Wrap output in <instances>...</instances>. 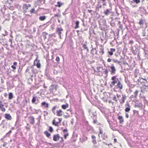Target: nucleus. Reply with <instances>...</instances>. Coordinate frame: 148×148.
<instances>
[{
    "label": "nucleus",
    "instance_id": "obj_9",
    "mask_svg": "<svg viewBox=\"0 0 148 148\" xmlns=\"http://www.w3.org/2000/svg\"><path fill=\"white\" fill-rule=\"evenodd\" d=\"M63 114V111L61 110H57L56 112V115L58 116H61Z\"/></svg>",
    "mask_w": 148,
    "mask_h": 148
},
{
    "label": "nucleus",
    "instance_id": "obj_8",
    "mask_svg": "<svg viewBox=\"0 0 148 148\" xmlns=\"http://www.w3.org/2000/svg\"><path fill=\"white\" fill-rule=\"evenodd\" d=\"M29 121L31 124L33 125L35 123V119L34 117L32 116H30L29 117Z\"/></svg>",
    "mask_w": 148,
    "mask_h": 148
},
{
    "label": "nucleus",
    "instance_id": "obj_62",
    "mask_svg": "<svg viewBox=\"0 0 148 148\" xmlns=\"http://www.w3.org/2000/svg\"><path fill=\"white\" fill-rule=\"evenodd\" d=\"M28 70H29V69H26V71H28Z\"/></svg>",
    "mask_w": 148,
    "mask_h": 148
},
{
    "label": "nucleus",
    "instance_id": "obj_23",
    "mask_svg": "<svg viewBox=\"0 0 148 148\" xmlns=\"http://www.w3.org/2000/svg\"><path fill=\"white\" fill-rule=\"evenodd\" d=\"M46 17L45 16H41L39 18V20L41 21H43L46 19Z\"/></svg>",
    "mask_w": 148,
    "mask_h": 148
},
{
    "label": "nucleus",
    "instance_id": "obj_29",
    "mask_svg": "<svg viewBox=\"0 0 148 148\" xmlns=\"http://www.w3.org/2000/svg\"><path fill=\"white\" fill-rule=\"evenodd\" d=\"M48 131L51 133H52L53 131V130L51 126H49L48 129Z\"/></svg>",
    "mask_w": 148,
    "mask_h": 148
},
{
    "label": "nucleus",
    "instance_id": "obj_31",
    "mask_svg": "<svg viewBox=\"0 0 148 148\" xmlns=\"http://www.w3.org/2000/svg\"><path fill=\"white\" fill-rule=\"evenodd\" d=\"M112 61L113 62L115 63H119V62L117 60L114 59H112Z\"/></svg>",
    "mask_w": 148,
    "mask_h": 148
},
{
    "label": "nucleus",
    "instance_id": "obj_14",
    "mask_svg": "<svg viewBox=\"0 0 148 148\" xmlns=\"http://www.w3.org/2000/svg\"><path fill=\"white\" fill-rule=\"evenodd\" d=\"M63 31V29L61 28H58L57 29L56 33H58L60 36H61L62 34V32Z\"/></svg>",
    "mask_w": 148,
    "mask_h": 148
},
{
    "label": "nucleus",
    "instance_id": "obj_41",
    "mask_svg": "<svg viewBox=\"0 0 148 148\" xmlns=\"http://www.w3.org/2000/svg\"><path fill=\"white\" fill-rule=\"evenodd\" d=\"M125 106L128 107L130 108V105L128 103V102H126V103L125 104Z\"/></svg>",
    "mask_w": 148,
    "mask_h": 148
},
{
    "label": "nucleus",
    "instance_id": "obj_51",
    "mask_svg": "<svg viewBox=\"0 0 148 148\" xmlns=\"http://www.w3.org/2000/svg\"><path fill=\"white\" fill-rule=\"evenodd\" d=\"M105 72L106 74H107L108 73V71L107 70H106L105 71Z\"/></svg>",
    "mask_w": 148,
    "mask_h": 148
},
{
    "label": "nucleus",
    "instance_id": "obj_50",
    "mask_svg": "<svg viewBox=\"0 0 148 148\" xmlns=\"http://www.w3.org/2000/svg\"><path fill=\"white\" fill-rule=\"evenodd\" d=\"M97 123V121L96 120H94V121H93V123H94V124H96Z\"/></svg>",
    "mask_w": 148,
    "mask_h": 148
},
{
    "label": "nucleus",
    "instance_id": "obj_44",
    "mask_svg": "<svg viewBox=\"0 0 148 148\" xmlns=\"http://www.w3.org/2000/svg\"><path fill=\"white\" fill-rule=\"evenodd\" d=\"M113 100L114 101H117V100L116 98V97L115 96L113 98Z\"/></svg>",
    "mask_w": 148,
    "mask_h": 148
},
{
    "label": "nucleus",
    "instance_id": "obj_42",
    "mask_svg": "<svg viewBox=\"0 0 148 148\" xmlns=\"http://www.w3.org/2000/svg\"><path fill=\"white\" fill-rule=\"evenodd\" d=\"M92 142L94 144H96L97 143V142L96 139L93 140H92Z\"/></svg>",
    "mask_w": 148,
    "mask_h": 148
},
{
    "label": "nucleus",
    "instance_id": "obj_59",
    "mask_svg": "<svg viewBox=\"0 0 148 148\" xmlns=\"http://www.w3.org/2000/svg\"><path fill=\"white\" fill-rule=\"evenodd\" d=\"M103 131L102 130H100V133L101 134H103Z\"/></svg>",
    "mask_w": 148,
    "mask_h": 148
},
{
    "label": "nucleus",
    "instance_id": "obj_19",
    "mask_svg": "<svg viewBox=\"0 0 148 148\" xmlns=\"http://www.w3.org/2000/svg\"><path fill=\"white\" fill-rule=\"evenodd\" d=\"M122 98L121 99V101L120 102L121 104H123L125 103V100L126 97V96L124 95H122Z\"/></svg>",
    "mask_w": 148,
    "mask_h": 148
},
{
    "label": "nucleus",
    "instance_id": "obj_12",
    "mask_svg": "<svg viewBox=\"0 0 148 148\" xmlns=\"http://www.w3.org/2000/svg\"><path fill=\"white\" fill-rule=\"evenodd\" d=\"M118 119L119 121V123L121 124H123L124 122V119L122 116L121 115L118 116Z\"/></svg>",
    "mask_w": 148,
    "mask_h": 148
},
{
    "label": "nucleus",
    "instance_id": "obj_60",
    "mask_svg": "<svg viewBox=\"0 0 148 148\" xmlns=\"http://www.w3.org/2000/svg\"><path fill=\"white\" fill-rule=\"evenodd\" d=\"M101 0L103 2H105V1H106V0Z\"/></svg>",
    "mask_w": 148,
    "mask_h": 148
},
{
    "label": "nucleus",
    "instance_id": "obj_21",
    "mask_svg": "<svg viewBox=\"0 0 148 148\" xmlns=\"http://www.w3.org/2000/svg\"><path fill=\"white\" fill-rule=\"evenodd\" d=\"M62 107L63 109H66V108L69 107V105L68 103H66L65 105H62Z\"/></svg>",
    "mask_w": 148,
    "mask_h": 148
},
{
    "label": "nucleus",
    "instance_id": "obj_47",
    "mask_svg": "<svg viewBox=\"0 0 148 148\" xmlns=\"http://www.w3.org/2000/svg\"><path fill=\"white\" fill-rule=\"evenodd\" d=\"M63 132L64 133L65 132H67L68 131L67 129H64L63 130Z\"/></svg>",
    "mask_w": 148,
    "mask_h": 148
},
{
    "label": "nucleus",
    "instance_id": "obj_3",
    "mask_svg": "<svg viewBox=\"0 0 148 148\" xmlns=\"http://www.w3.org/2000/svg\"><path fill=\"white\" fill-rule=\"evenodd\" d=\"M34 66H36L38 68H40L41 64L40 63V60L38 59L37 58L34 60Z\"/></svg>",
    "mask_w": 148,
    "mask_h": 148
},
{
    "label": "nucleus",
    "instance_id": "obj_52",
    "mask_svg": "<svg viewBox=\"0 0 148 148\" xmlns=\"http://www.w3.org/2000/svg\"><path fill=\"white\" fill-rule=\"evenodd\" d=\"M103 6H105L106 5V3H105V2H103Z\"/></svg>",
    "mask_w": 148,
    "mask_h": 148
},
{
    "label": "nucleus",
    "instance_id": "obj_34",
    "mask_svg": "<svg viewBox=\"0 0 148 148\" xmlns=\"http://www.w3.org/2000/svg\"><path fill=\"white\" fill-rule=\"evenodd\" d=\"M130 110V108L129 107L126 108L125 109V111L126 112H129Z\"/></svg>",
    "mask_w": 148,
    "mask_h": 148
},
{
    "label": "nucleus",
    "instance_id": "obj_56",
    "mask_svg": "<svg viewBox=\"0 0 148 148\" xmlns=\"http://www.w3.org/2000/svg\"><path fill=\"white\" fill-rule=\"evenodd\" d=\"M4 96L5 97H6L7 96V93H4Z\"/></svg>",
    "mask_w": 148,
    "mask_h": 148
},
{
    "label": "nucleus",
    "instance_id": "obj_39",
    "mask_svg": "<svg viewBox=\"0 0 148 148\" xmlns=\"http://www.w3.org/2000/svg\"><path fill=\"white\" fill-rule=\"evenodd\" d=\"M69 135V134L68 133H67L66 134H65L64 136V138L65 139H66L67 137Z\"/></svg>",
    "mask_w": 148,
    "mask_h": 148
},
{
    "label": "nucleus",
    "instance_id": "obj_6",
    "mask_svg": "<svg viewBox=\"0 0 148 148\" xmlns=\"http://www.w3.org/2000/svg\"><path fill=\"white\" fill-rule=\"evenodd\" d=\"M58 86L57 85H51L50 86V90L51 92H53L54 90L56 91L57 90Z\"/></svg>",
    "mask_w": 148,
    "mask_h": 148
},
{
    "label": "nucleus",
    "instance_id": "obj_54",
    "mask_svg": "<svg viewBox=\"0 0 148 148\" xmlns=\"http://www.w3.org/2000/svg\"><path fill=\"white\" fill-rule=\"evenodd\" d=\"M114 143H115L117 142V139L116 138H114Z\"/></svg>",
    "mask_w": 148,
    "mask_h": 148
},
{
    "label": "nucleus",
    "instance_id": "obj_37",
    "mask_svg": "<svg viewBox=\"0 0 148 148\" xmlns=\"http://www.w3.org/2000/svg\"><path fill=\"white\" fill-rule=\"evenodd\" d=\"M54 16L55 17H60L61 16V15L60 14H56L54 15Z\"/></svg>",
    "mask_w": 148,
    "mask_h": 148
},
{
    "label": "nucleus",
    "instance_id": "obj_53",
    "mask_svg": "<svg viewBox=\"0 0 148 148\" xmlns=\"http://www.w3.org/2000/svg\"><path fill=\"white\" fill-rule=\"evenodd\" d=\"M64 116L65 118H67L69 117V116L68 115H64Z\"/></svg>",
    "mask_w": 148,
    "mask_h": 148
},
{
    "label": "nucleus",
    "instance_id": "obj_58",
    "mask_svg": "<svg viewBox=\"0 0 148 148\" xmlns=\"http://www.w3.org/2000/svg\"><path fill=\"white\" fill-rule=\"evenodd\" d=\"M23 1L25 2L28 3L29 1L28 0H23Z\"/></svg>",
    "mask_w": 148,
    "mask_h": 148
},
{
    "label": "nucleus",
    "instance_id": "obj_38",
    "mask_svg": "<svg viewBox=\"0 0 148 148\" xmlns=\"http://www.w3.org/2000/svg\"><path fill=\"white\" fill-rule=\"evenodd\" d=\"M84 48L85 49H86L87 51H88V49L87 47L86 46V45H84Z\"/></svg>",
    "mask_w": 148,
    "mask_h": 148
},
{
    "label": "nucleus",
    "instance_id": "obj_36",
    "mask_svg": "<svg viewBox=\"0 0 148 148\" xmlns=\"http://www.w3.org/2000/svg\"><path fill=\"white\" fill-rule=\"evenodd\" d=\"M143 36H148V30L147 31V32H145V34H143Z\"/></svg>",
    "mask_w": 148,
    "mask_h": 148
},
{
    "label": "nucleus",
    "instance_id": "obj_40",
    "mask_svg": "<svg viewBox=\"0 0 148 148\" xmlns=\"http://www.w3.org/2000/svg\"><path fill=\"white\" fill-rule=\"evenodd\" d=\"M56 61L59 62L60 60V58L59 57L57 56L56 59Z\"/></svg>",
    "mask_w": 148,
    "mask_h": 148
},
{
    "label": "nucleus",
    "instance_id": "obj_45",
    "mask_svg": "<svg viewBox=\"0 0 148 148\" xmlns=\"http://www.w3.org/2000/svg\"><path fill=\"white\" fill-rule=\"evenodd\" d=\"M91 137L92 139H93L94 140L96 139V137H95V136L94 135H92L91 136Z\"/></svg>",
    "mask_w": 148,
    "mask_h": 148
},
{
    "label": "nucleus",
    "instance_id": "obj_22",
    "mask_svg": "<svg viewBox=\"0 0 148 148\" xmlns=\"http://www.w3.org/2000/svg\"><path fill=\"white\" fill-rule=\"evenodd\" d=\"M111 12V11L109 9H107L104 12V13L106 15H108L109 14V13Z\"/></svg>",
    "mask_w": 148,
    "mask_h": 148
},
{
    "label": "nucleus",
    "instance_id": "obj_63",
    "mask_svg": "<svg viewBox=\"0 0 148 148\" xmlns=\"http://www.w3.org/2000/svg\"><path fill=\"white\" fill-rule=\"evenodd\" d=\"M137 111L136 110H134V112H136Z\"/></svg>",
    "mask_w": 148,
    "mask_h": 148
},
{
    "label": "nucleus",
    "instance_id": "obj_55",
    "mask_svg": "<svg viewBox=\"0 0 148 148\" xmlns=\"http://www.w3.org/2000/svg\"><path fill=\"white\" fill-rule=\"evenodd\" d=\"M88 11L89 12L91 13L92 12V10H88Z\"/></svg>",
    "mask_w": 148,
    "mask_h": 148
},
{
    "label": "nucleus",
    "instance_id": "obj_30",
    "mask_svg": "<svg viewBox=\"0 0 148 148\" xmlns=\"http://www.w3.org/2000/svg\"><path fill=\"white\" fill-rule=\"evenodd\" d=\"M56 108H57L56 106H54L53 107V108L52 109V112H53V113L54 114H55V109Z\"/></svg>",
    "mask_w": 148,
    "mask_h": 148
},
{
    "label": "nucleus",
    "instance_id": "obj_61",
    "mask_svg": "<svg viewBox=\"0 0 148 148\" xmlns=\"http://www.w3.org/2000/svg\"><path fill=\"white\" fill-rule=\"evenodd\" d=\"M44 87L45 88H47V87L45 86V84L44 85Z\"/></svg>",
    "mask_w": 148,
    "mask_h": 148
},
{
    "label": "nucleus",
    "instance_id": "obj_16",
    "mask_svg": "<svg viewBox=\"0 0 148 148\" xmlns=\"http://www.w3.org/2000/svg\"><path fill=\"white\" fill-rule=\"evenodd\" d=\"M41 106L43 107L44 106L46 108H48L49 107V104L45 102H43L41 103Z\"/></svg>",
    "mask_w": 148,
    "mask_h": 148
},
{
    "label": "nucleus",
    "instance_id": "obj_35",
    "mask_svg": "<svg viewBox=\"0 0 148 148\" xmlns=\"http://www.w3.org/2000/svg\"><path fill=\"white\" fill-rule=\"evenodd\" d=\"M138 90H136L134 92V94L135 95V96L136 97L137 95L138 94Z\"/></svg>",
    "mask_w": 148,
    "mask_h": 148
},
{
    "label": "nucleus",
    "instance_id": "obj_20",
    "mask_svg": "<svg viewBox=\"0 0 148 148\" xmlns=\"http://www.w3.org/2000/svg\"><path fill=\"white\" fill-rule=\"evenodd\" d=\"M17 63L16 62H14L13 63V65L11 66V67L13 70H15L16 69V66L17 65Z\"/></svg>",
    "mask_w": 148,
    "mask_h": 148
},
{
    "label": "nucleus",
    "instance_id": "obj_25",
    "mask_svg": "<svg viewBox=\"0 0 148 148\" xmlns=\"http://www.w3.org/2000/svg\"><path fill=\"white\" fill-rule=\"evenodd\" d=\"M13 98V95L12 93L10 92L9 94V99H11Z\"/></svg>",
    "mask_w": 148,
    "mask_h": 148
},
{
    "label": "nucleus",
    "instance_id": "obj_1",
    "mask_svg": "<svg viewBox=\"0 0 148 148\" xmlns=\"http://www.w3.org/2000/svg\"><path fill=\"white\" fill-rule=\"evenodd\" d=\"M31 6L30 4H24L23 6V12L24 13H26L28 11L29 8Z\"/></svg>",
    "mask_w": 148,
    "mask_h": 148
},
{
    "label": "nucleus",
    "instance_id": "obj_57",
    "mask_svg": "<svg viewBox=\"0 0 148 148\" xmlns=\"http://www.w3.org/2000/svg\"><path fill=\"white\" fill-rule=\"evenodd\" d=\"M118 98H119V97L120 96V95H119L118 94H116Z\"/></svg>",
    "mask_w": 148,
    "mask_h": 148
},
{
    "label": "nucleus",
    "instance_id": "obj_48",
    "mask_svg": "<svg viewBox=\"0 0 148 148\" xmlns=\"http://www.w3.org/2000/svg\"><path fill=\"white\" fill-rule=\"evenodd\" d=\"M125 117L127 118H128L129 117V115L127 113H126L125 114Z\"/></svg>",
    "mask_w": 148,
    "mask_h": 148
},
{
    "label": "nucleus",
    "instance_id": "obj_64",
    "mask_svg": "<svg viewBox=\"0 0 148 148\" xmlns=\"http://www.w3.org/2000/svg\"><path fill=\"white\" fill-rule=\"evenodd\" d=\"M26 15L29 16L30 15L29 14H27Z\"/></svg>",
    "mask_w": 148,
    "mask_h": 148
},
{
    "label": "nucleus",
    "instance_id": "obj_18",
    "mask_svg": "<svg viewBox=\"0 0 148 148\" xmlns=\"http://www.w3.org/2000/svg\"><path fill=\"white\" fill-rule=\"evenodd\" d=\"M5 117L8 120H11L12 119L11 116L9 114H5Z\"/></svg>",
    "mask_w": 148,
    "mask_h": 148
},
{
    "label": "nucleus",
    "instance_id": "obj_5",
    "mask_svg": "<svg viewBox=\"0 0 148 148\" xmlns=\"http://www.w3.org/2000/svg\"><path fill=\"white\" fill-rule=\"evenodd\" d=\"M111 69V74H114L116 73V69L113 64H112L111 66L110 67Z\"/></svg>",
    "mask_w": 148,
    "mask_h": 148
},
{
    "label": "nucleus",
    "instance_id": "obj_15",
    "mask_svg": "<svg viewBox=\"0 0 148 148\" xmlns=\"http://www.w3.org/2000/svg\"><path fill=\"white\" fill-rule=\"evenodd\" d=\"M44 134L47 138H50V137L51 134L48 132V131H45L44 132Z\"/></svg>",
    "mask_w": 148,
    "mask_h": 148
},
{
    "label": "nucleus",
    "instance_id": "obj_4",
    "mask_svg": "<svg viewBox=\"0 0 148 148\" xmlns=\"http://www.w3.org/2000/svg\"><path fill=\"white\" fill-rule=\"evenodd\" d=\"M116 76H114L112 77L111 79L113 80L111 82V84L110 85L111 87H113V86H114L116 83H117V81L116 80Z\"/></svg>",
    "mask_w": 148,
    "mask_h": 148
},
{
    "label": "nucleus",
    "instance_id": "obj_32",
    "mask_svg": "<svg viewBox=\"0 0 148 148\" xmlns=\"http://www.w3.org/2000/svg\"><path fill=\"white\" fill-rule=\"evenodd\" d=\"M133 1L136 4H138L140 2V0H133Z\"/></svg>",
    "mask_w": 148,
    "mask_h": 148
},
{
    "label": "nucleus",
    "instance_id": "obj_10",
    "mask_svg": "<svg viewBox=\"0 0 148 148\" xmlns=\"http://www.w3.org/2000/svg\"><path fill=\"white\" fill-rule=\"evenodd\" d=\"M0 110L3 112H5L6 110L5 108L4 107L3 104L2 103V102L1 101H0Z\"/></svg>",
    "mask_w": 148,
    "mask_h": 148
},
{
    "label": "nucleus",
    "instance_id": "obj_13",
    "mask_svg": "<svg viewBox=\"0 0 148 148\" xmlns=\"http://www.w3.org/2000/svg\"><path fill=\"white\" fill-rule=\"evenodd\" d=\"M145 21V20L141 18L140 20L138 22V24L141 27H143L144 23Z\"/></svg>",
    "mask_w": 148,
    "mask_h": 148
},
{
    "label": "nucleus",
    "instance_id": "obj_24",
    "mask_svg": "<svg viewBox=\"0 0 148 148\" xmlns=\"http://www.w3.org/2000/svg\"><path fill=\"white\" fill-rule=\"evenodd\" d=\"M37 98L36 96H33L32 101V103H35L36 101V99Z\"/></svg>",
    "mask_w": 148,
    "mask_h": 148
},
{
    "label": "nucleus",
    "instance_id": "obj_7",
    "mask_svg": "<svg viewBox=\"0 0 148 148\" xmlns=\"http://www.w3.org/2000/svg\"><path fill=\"white\" fill-rule=\"evenodd\" d=\"M60 138V136L59 134H55L53 137V140L55 141H57L59 140Z\"/></svg>",
    "mask_w": 148,
    "mask_h": 148
},
{
    "label": "nucleus",
    "instance_id": "obj_33",
    "mask_svg": "<svg viewBox=\"0 0 148 148\" xmlns=\"http://www.w3.org/2000/svg\"><path fill=\"white\" fill-rule=\"evenodd\" d=\"M35 10L34 8H32L31 9L30 12V13L32 14L33 13H35Z\"/></svg>",
    "mask_w": 148,
    "mask_h": 148
},
{
    "label": "nucleus",
    "instance_id": "obj_43",
    "mask_svg": "<svg viewBox=\"0 0 148 148\" xmlns=\"http://www.w3.org/2000/svg\"><path fill=\"white\" fill-rule=\"evenodd\" d=\"M112 60V59L109 58L107 60V61L108 62H110Z\"/></svg>",
    "mask_w": 148,
    "mask_h": 148
},
{
    "label": "nucleus",
    "instance_id": "obj_49",
    "mask_svg": "<svg viewBox=\"0 0 148 148\" xmlns=\"http://www.w3.org/2000/svg\"><path fill=\"white\" fill-rule=\"evenodd\" d=\"M44 113L46 115H47L48 114V112L46 111H44Z\"/></svg>",
    "mask_w": 148,
    "mask_h": 148
},
{
    "label": "nucleus",
    "instance_id": "obj_2",
    "mask_svg": "<svg viewBox=\"0 0 148 148\" xmlns=\"http://www.w3.org/2000/svg\"><path fill=\"white\" fill-rule=\"evenodd\" d=\"M58 119L57 118H55L52 121V124L56 126H59V124L62 121V118H60L58 119L59 121V122H56V119Z\"/></svg>",
    "mask_w": 148,
    "mask_h": 148
},
{
    "label": "nucleus",
    "instance_id": "obj_27",
    "mask_svg": "<svg viewBox=\"0 0 148 148\" xmlns=\"http://www.w3.org/2000/svg\"><path fill=\"white\" fill-rule=\"evenodd\" d=\"M99 53L101 54V55H102L104 53V49L102 48L100 49Z\"/></svg>",
    "mask_w": 148,
    "mask_h": 148
},
{
    "label": "nucleus",
    "instance_id": "obj_26",
    "mask_svg": "<svg viewBox=\"0 0 148 148\" xmlns=\"http://www.w3.org/2000/svg\"><path fill=\"white\" fill-rule=\"evenodd\" d=\"M62 5L63 3H61L60 2L58 1L57 2V4L56 5V6L58 7H60Z\"/></svg>",
    "mask_w": 148,
    "mask_h": 148
},
{
    "label": "nucleus",
    "instance_id": "obj_17",
    "mask_svg": "<svg viewBox=\"0 0 148 148\" xmlns=\"http://www.w3.org/2000/svg\"><path fill=\"white\" fill-rule=\"evenodd\" d=\"M116 51L115 49L111 48L110 49V51L108 52V53L110 56H112L113 55V52H114Z\"/></svg>",
    "mask_w": 148,
    "mask_h": 148
},
{
    "label": "nucleus",
    "instance_id": "obj_46",
    "mask_svg": "<svg viewBox=\"0 0 148 148\" xmlns=\"http://www.w3.org/2000/svg\"><path fill=\"white\" fill-rule=\"evenodd\" d=\"M7 143H6V142H5L3 143V147H5L6 146V145H7Z\"/></svg>",
    "mask_w": 148,
    "mask_h": 148
},
{
    "label": "nucleus",
    "instance_id": "obj_28",
    "mask_svg": "<svg viewBox=\"0 0 148 148\" xmlns=\"http://www.w3.org/2000/svg\"><path fill=\"white\" fill-rule=\"evenodd\" d=\"M79 22L78 21H77L76 22V26L75 27V29H77L79 27Z\"/></svg>",
    "mask_w": 148,
    "mask_h": 148
},
{
    "label": "nucleus",
    "instance_id": "obj_11",
    "mask_svg": "<svg viewBox=\"0 0 148 148\" xmlns=\"http://www.w3.org/2000/svg\"><path fill=\"white\" fill-rule=\"evenodd\" d=\"M116 86L120 90L122 89L123 88V84L120 81H118Z\"/></svg>",
    "mask_w": 148,
    "mask_h": 148
}]
</instances>
